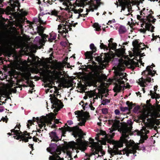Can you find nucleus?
<instances>
[{
    "mask_svg": "<svg viewBox=\"0 0 160 160\" xmlns=\"http://www.w3.org/2000/svg\"><path fill=\"white\" fill-rule=\"evenodd\" d=\"M115 127L116 129L118 128V131L122 133L121 140L115 141L111 139L114 136V133L113 132L115 129L109 128V133L108 134L105 132L101 130L100 132L97 134L95 138L100 143L94 142L92 139H90V141L88 144V146L93 149V153L92 154L89 156L86 155L83 158L84 160H90L89 158L92 155L98 154L99 152L101 155L99 154L98 157L103 156L105 154V152L102 151V147L100 144H105L106 142L112 143L113 145L112 148H109L108 150V152L112 157L114 155L121 154L122 153L123 154H126L128 156H129V154H132L134 156H136L135 153L138 146L130 142L127 139V138H129V135H131L132 127H122L119 128L120 125L118 124H116Z\"/></svg>",
    "mask_w": 160,
    "mask_h": 160,
    "instance_id": "nucleus-1",
    "label": "nucleus"
},
{
    "mask_svg": "<svg viewBox=\"0 0 160 160\" xmlns=\"http://www.w3.org/2000/svg\"><path fill=\"white\" fill-rule=\"evenodd\" d=\"M159 112H160V105H158L157 109L152 112H148L146 113H143L142 119L145 123L146 126L143 127L140 131H136L137 134L140 136L141 139L140 141L141 143L143 142L144 141L148 138L147 134L149 132L148 130V129L154 128L155 129L157 128V127L154 126L155 125H158L159 124L160 120L156 119L160 117Z\"/></svg>",
    "mask_w": 160,
    "mask_h": 160,
    "instance_id": "nucleus-2",
    "label": "nucleus"
},
{
    "mask_svg": "<svg viewBox=\"0 0 160 160\" xmlns=\"http://www.w3.org/2000/svg\"><path fill=\"white\" fill-rule=\"evenodd\" d=\"M71 130L72 132L74 137L76 138L78 137V138L76 140V142L71 141L68 143L65 157L68 160L72 159V157L79 152V150L82 152L86 148L82 139L83 135L82 130L79 128L78 126H76L72 128Z\"/></svg>",
    "mask_w": 160,
    "mask_h": 160,
    "instance_id": "nucleus-3",
    "label": "nucleus"
},
{
    "mask_svg": "<svg viewBox=\"0 0 160 160\" xmlns=\"http://www.w3.org/2000/svg\"><path fill=\"white\" fill-rule=\"evenodd\" d=\"M152 12L150 10H148L143 8L142 11L141 12L140 15L141 16L138 15L137 19L141 21L142 23L141 24V26L143 28L140 29V31L143 33H145L146 30H151L153 32V29L154 27L152 25L151 22L154 23L155 22L156 19L152 16Z\"/></svg>",
    "mask_w": 160,
    "mask_h": 160,
    "instance_id": "nucleus-4",
    "label": "nucleus"
},
{
    "mask_svg": "<svg viewBox=\"0 0 160 160\" xmlns=\"http://www.w3.org/2000/svg\"><path fill=\"white\" fill-rule=\"evenodd\" d=\"M152 66L147 67L146 70L142 72V77L138 80V84L142 87H146L151 82V77L154 75L156 71L153 70Z\"/></svg>",
    "mask_w": 160,
    "mask_h": 160,
    "instance_id": "nucleus-5",
    "label": "nucleus"
},
{
    "mask_svg": "<svg viewBox=\"0 0 160 160\" xmlns=\"http://www.w3.org/2000/svg\"><path fill=\"white\" fill-rule=\"evenodd\" d=\"M88 2H90V5L89 6L88 8H87L86 12H87L85 14H82L80 13L81 12L83 11V9L81 8L79 9H73L72 11L74 13L77 14V18L78 19L80 17H85V15L86 16L88 14V12L91 11L92 12L94 10H96L98 9V8L100 6L101 4H103V2H100L101 0H88Z\"/></svg>",
    "mask_w": 160,
    "mask_h": 160,
    "instance_id": "nucleus-6",
    "label": "nucleus"
},
{
    "mask_svg": "<svg viewBox=\"0 0 160 160\" xmlns=\"http://www.w3.org/2000/svg\"><path fill=\"white\" fill-rule=\"evenodd\" d=\"M57 20L62 23L58 25V33H59L58 35V36L60 37L61 35L65 38L68 33V32L71 30L72 25L70 23H69L67 19L62 17L58 18Z\"/></svg>",
    "mask_w": 160,
    "mask_h": 160,
    "instance_id": "nucleus-7",
    "label": "nucleus"
},
{
    "mask_svg": "<svg viewBox=\"0 0 160 160\" xmlns=\"http://www.w3.org/2000/svg\"><path fill=\"white\" fill-rule=\"evenodd\" d=\"M113 39L111 38L108 41L109 43L108 44V46L104 45L103 43H101L102 40L100 41V48L103 49L107 52L105 53L106 55H108L109 57H112L113 58L115 57V51L117 44L115 43L112 42Z\"/></svg>",
    "mask_w": 160,
    "mask_h": 160,
    "instance_id": "nucleus-8",
    "label": "nucleus"
},
{
    "mask_svg": "<svg viewBox=\"0 0 160 160\" xmlns=\"http://www.w3.org/2000/svg\"><path fill=\"white\" fill-rule=\"evenodd\" d=\"M124 69L123 66H120L119 64L115 70V79L120 84H124L128 80L126 73L122 72Z\"/></svg>",
    "mask_w": 160,
    "mask_h": 160,
    "instance_id": "nucleus-9",
    "label": "nucleus"
},
{
    "mask_svg": "<svg viewBox=\"0 0 160 160\" xmlns=\"http://www.w3.org/2000/svg\"><path fill=\"white\" fill-rule=\"evenodd\" d=\"M32 119L33 120H28V123L27 124V127L29 128V124L31 125L32 124L33 121L35 122L36 121L38 124V127L40 128L39 129L37 128V132H40L41 131V129L43 127L45 128L46 127V124L47 123H49L50 125H51V126L52 128H55L56 126V125L55 124H52V123L51 121H49L47 118L45 116H43L41 118H39L38 117H37L36 118L33 117Z\"/></svg>",
    "mask_w": 160,
    "mask_h": 160,
    "instance_id": "nucleus-10",
    "label": "nucleus"
},
{
    "mask_svg": "<svg viewBox=\"0 0 160 160\" xmlns=\"http://www.w3.org/2000/svg\"><path fill=\"white\" fill-rule=\"evenodd\" d=\"M54 94H51L50 96L51 97L50 99L51 103L52 104V107L53 108H54L53 111L54 112H57L63 106L62 102L58 99L57 97H60V95L58 90H56L54 88Z\"/></svg>",
    "mask_w": 160,
    "mask_h": 160,
    "instance_id": "nucleus-11",
    "label": "nucleus"
},
{
    "mask_svg": "<svg viewBox=\"0 0 160 160\" xmlns=\"http://www.w3.org/2000/svg\"><path fill=\"white\" fill-rule=\"evenodd\" d=\"M47 150L52 156H50L49 160H63V158H61L58 155L61 152V150L58 148V146L56 143H52L50 145L49 147L47 148Z\"/></svg>",
    "mask_w": 160,
    "mask_h": 160,
    "instance_id": "nucleus-12",
    "label": "nucleus"
},
{
    "mask_svg": "<svg viewBox=\"0 0 160 160\" xmlns=\"http://www.w3.org/2000/svg\"><path fill=\"white\" fill-rule=\"evenodd\" d=\"M19 126L17 125L14 129H12L11 130V132H13L14 133L13 134L15 135V136H13L14 138H16L17 140L21 139L22 140L27 142L28 141V139H30L32 138V137L30 136L29 137L26 136H29V133H27V132H25L23 135H21V134L22 133V132L21 131L19 132Z\"/></svg>",
    "mask_w": 160,
    "mask_h": 160,
    "instance_id": "nucleus-13",
    "label": "nucleus"
},
{
    "mask_svg": "<svg viewBox=\"0 0 160 160\" xmlns=\"http://www.w3.org/2000/svg\"><path fill=\"white\" fill-rule=\"evenodd\" d=\"M132 45L135 52L141 58L145 55L144 52L142 53V50L145 49L144 44L141 42L139 40L136 39L132 42Z\"/></svg>",
    "mask_w": 160,
    "mask_h": 160,
    "instance_id": "nucleus-14",
    "label": "nucleus"
},
{
    "mask_svg": "<svg viewBox=\"0 0 160 160\" xmlns=\"http://www.w3.org/2000/svg\"><path fill=\"white\" fill-rule=\"evenodd\" d=\"M45 41H47V39L45 37V36L43 38L42 37H36L34 40L35 44L32 45L30 47L31 52L35 53L36 49L41 48L43 45Z\"/></svg>",
    "mask_w": 160,
    "mask_h": 160,
    "instance_id": "nucleus-15",
    "label": "nucleus"
},
{
    "mask_svg": "<svg viewBox=\"0 0 160 160\" xmlns=\"http://www.w3.org/2000/svg\"><path fill=\"white\" fill-rule=\"evenodd\" d=\"M74 113L77 119L79 121L78 124L81 126L84 125L90 116L89 113L87 112H82L79 111H76Z\"/></svg>",
    "mask_w": 160,
    "mask_h": 160,
    "instance_id": "nucleus-16",
    "label": "nucleus"
},
{
    "mask_svg": "<svg viewBox=\"0 0 160 160\" xmlns=\"http://www.w3.org/2000/svg\"><path fill=\"white\" fill-rule=\"evenodd\" d=\"M51 141L57 142L61 140L62 137L64 136V133L61 130H54L49 133Z\"/></svg>",
    "mask_w": 160,
    "mask_h": 160,
    "instance_id": "nucleus-17",
    "label": "nucleus"
},
{
    "mask_svg": "<svg viewBox=\"0 0 160 160\" xmlns=\"http://www.w3.org/2000/svg\"><path fill=\"white\" fill-rule=\"evenodd\" d=\"M128 44V42L123 43L122 46L121 47V48L117 49L115 51V57L117 56L118 57L122 58L124 56L125 52V49L124 48V45H127Z\"/></svg>",
    "mask_w": 160,
    "mask_h": 160,
    "instance_id": "nucleus-18",
    "label": "nucleus"
},
{
    "mask_svg": "<svg viewBox=\"0 0 160 160\" xmlns=\"http://www.w3.org/2000/svg\"><path fill=\"white\" fill-rule=\"evenodd\" d=\"M90 48L92 50V51H87L85 54L86 57L88 58H90L92 57L93 53L95 52L96 50V48L93 43L90 44Z\"/></svg>",
    "mask_w": 160,
    "mask_h": 160,
    "instance_id": "nucleus-19",
    "label": "nucleus"
},
{
    "mask_svg": "<svg viewBox=\"0 0 160 160\" xmlns=\"http://www.w3.org/2000/svg\"><path fill=\"white\" fill-rule=\"evenodd\" d=\"M8 46V41L5 39H2L0 41V51L5 50Z\"/></svg>",
    "mask_w": 160,
    "mask_h": 160,
    "instance_id": "nucleus-20",
    "label": "nucleus"
},
{
    "mask_svg": "<svg viewBox=\"0 0 160 160\" xmlns=\"http://www.w3.org/2000/svg\"><path fill=\"white\" fill-rule=\"evenodd\" d=\"M19 0H9L10 5L12 7L13 9H14L15 7L18 8H19L20 7V4L19 2ZM23 1L24 0H22Z\"/></svg>",
    "mask_w": 160,
    "mask_h": 160,
    "instance_id": "nucleus-21",
    "label": "nucleus"
},
{
    "mask_svg": "<svg viewBox=\"0 0 160 160\" xmlns=\"http://www.w3.org/2000/svg\"><path fill=\"white\" fill-rule=\"evenodd\" d=\"M88 95L90 98H93L92 99L93 103H94L96 100L98 99V97L100 98V96H99L98 95L96 92L92 91H91L88 92Z\"/></svg>",
    "mask_w": 160,
    "mask_h": 160,
    "instance_id": "nucleus-22",
    "label": "nucleus"
},
{
    "mask_svg": "<svg viewBox=\"0 0 160 160\" xmlns=\"http://www.w3.org/2000/svg\"><path fill=\"white\" fill-rule=\"evenodd\" d=\"M53 69L55 72L57 74H58L59 72H58V71H61L63 68V65L61 63H57L55 64L53 67Z\"/></svg>",
    "mask_w": 160,
    "mask_h": 160,
    "instance_id": "nucleus-23",
    "label": "nucleus"
},
{
    "mask_svg": "<svg viewBox=\"0 0 160 160\" xmlns=\"http://www.w3.org/2000/svg\"><path fill=\"white\" fill-rule=\"evenodd\" d=\"M45 37L46 38H48V40L50 42H52L54 40H55L56 38V34L53 32H52L50 34L49 36L48 35H45Z\"/></svg>",
    "mask_w": 160,
    "mask_h": 160,
    "instance_id": "nucleus-24",
    "label": "nucleus"
},
{
    "mask_svg": "<svg viewBox=\"0 0 160 160\" xmlns=\"http://www.w3.org/2000/svg\"><path fill=\"white\" fill-rule=\"evenodd\" d=\"M32 61L31 63L34 65H38V64H41L40 61L39 60V58L38 57H36L34 55L32 57Z\"/></svg>",
    "mask_w": 160,
    "mask_h": 160,
    "instance_id": "nucleus-25",
    "label": "nucleus"
},
{
    "mask_svg": "<svg viewBox=\"0 0 160 160\" xmlns=\"http://www.w3.org/2000/svg\"><path fill=\"white\" fill-rule=\"evenodd\" d=\"M123 64L126 66L131 68H133V67L132 65V62L129 59L128 60H122Z\"/></svg>",
    "mask_w": 160,
    "mask_h": 160,
    "instance_id": "nucleus-26",
    "label": "nucleus"
},
{
    "mask_svg": "<svg viewBox=\"0 0 160 160\" xmlns=\"http://www.w3.org/2000/svg\"><path fill=\"white\" fill-rule=\"evenodd\" d=\"M127 31L126 28L122 25H121L118 29V32L120 35L125 33Z\"/></svg>",
    "mask_w": 160,
    "mask_h": 160,
    "instance_id": "nucleus-27",
    "label": "nucleus"
},
{
    "mask_svg": "<svg viewBox=\"0 0 160 160\" xmlns=\"http://www.w3.org/2000/svg\"><path fill=\"white\" fill-rule=\"evenodd\" d=\"M150 94L151 96V98H152L158 99L160 98L159 95L156 93V92L153 93L152 92L151 90L150 91Z\"/></svg>",
    "mask_w": 160,
    "mask_h": 160,
    "instance_id": "nucleus-28",
    "label": "nucleus"
},
{
    "mask_svg": "<svg viewBox=\"0 0 160 160\" xmlns=\"http://www.w3.org/2000/svg\"><path fill=\"white\" fill-rule=\"evenodd\" d=\"M122 86L119 85L117 84L115 85V87H114L113 90L115 92H120L122 89Z\"/></svg>",
    "mask_w": 160,
    "mask_h": 160,
    "instance_id": "nucleus-29",
    "label": "nucleus"
},
{
    "mask_svg": "<svg viewBox=\"0 0 160 160\" xmlns=\"http://www.w3.org/2000/svg\"><path fill=\"white\" fill-rule=\"evenodd\" d=\"M58 13V11L55 9L50 10L49 11V12H48V14H49L52 15H53L55 16H57Z\"/></svg>",
    "mask_w": 160,
    "mask_h": 160,
    "instance_id": "nucleus-30",
    "label": "nucleus"
},
{
    "mask_svg": "<svg viewBox=\"0 0 160 160\" xmlns=\"http://www.w3.org/2000/svg\"><path fill=\"white\" fill-rule=\"evenodd\" d=\"M96 59L99 63H102L103 62H105L106 61V60L105 59H103V58L100 56H98L96 58Z\"/></svg>",
    "mask_w": 160,
    "mask_h": 160,
    "instance_id": "nucleus-31",
    "label": "nucleus"
},
{
    "mask_svg": "<svg viewBox=\"0 0 160 160\" xmlns=\"http://www.w3.org/2000/svg\"><path fill=\"white\" fill-rule=\"evenodd\" d=\"M93 27L95 28L96 31H99L101 30V26L98 23H95L93 24Z\"/></svg>",
    "mask_w": 160,
    "mask_h": 160,
    "instance_id": "nucleus-32",
    "label": "nucleus"
},
{
    "mask_svg": "<svg viewBox=\"0 0 160 160\" xmlns=\"http://www.w3.org/2000/svg\"><path fill=\"white\" fill-rule=\"evenodd\" d=\"M37 31L38 32H40L41 33H42L44 30V28L43 27L39 25L37 27Z\"/></svg>",
    "mask_w": 160,
    "mask_h": 160,
    "instance_id": "nucleus-33",
    "label": "nucleus"
},
{
    "mask_svg": "<svg viewBox=\"0 0 160 160\" xmlns=\"http://www.w3.org/2000/svg\"><path fill=\"white\" fill-rule=\"evenodd\" d=\"M110 102V100L108 99H105L102 101V104L105 105L108 104Z\"/></svg>",
    "mask_w": 160,
    "mask_h": 160,
    "instance_id": "nucleus-34",
    "label": "nucleus"
},
{
    "mask_svg": "<svg viewBox=\"0 0 160 160\" xmlns=\"http://www.w3.org/2000/svg\"><path fill=\"white\" fill-rule=\"evenodd\" d=\"M56 115V114H54L52 112L51 113L50 116V119L52 120L53 119H55V118Z\"/></svg>",
    "mask_w": 160,
    "mask_h": 160,
    "instance_id": "nucleus-35",
    "label": "nucleus"
},
{
    "mask_svg": "<svg viewBox=\"0 0 160 160\" xmlns=\"http://www.w3.org/2000/svg\"><path fill=\"white\" fill-rule=\"evenodd\" d=\"M121 110L123 112H125L129 110V108L128 107H120Z\"/></svg>",
    "mask_w": 160,
    "mask_h": 160,
    "instance_id": "nucleus-36",
    "label": "nucleus"
},
{
    "mask_svg": "<svg viewBox=\"0 0 160 160\" xmlns=\"http://www.w3.org/2000/svg\"><path fill=\"white\" fill-rule=\"evenodd\" d=\"M38 21L41 24H44L46 23V21L42 20V18H40V17H39Z\"/></svg>",
    "mask_w": 160,
    "mask_h": 160,
    "instance_id": "nucleus-37",
    "label": "nucleus"
},
{
    "mask_svg": "<svg viewBox=\"0 0 160 160\" xmlns=\"http://www.w3.org/2000/svg\"><path fill=\"white\" fill-rule=\"evenodd\" d=\"M108 109L106 108L102 109V111L103 114H106L108 113Z\"/></svg>",
    "mask_w": 160,
    "mask_h": 160,
    "instance_id": "nucleus-38",
    "label": "nucleus"
},
{
    "mask_svg": "<svg viewBox=\"0 0 160 160\" xmlns=\"http://www.w3.org/2000/svg\"><path fill=\"white\" fill-rule=\"evenodd\" d=\"M139 109V106H136L134 108L133 111L135 113H136L138 112Z\"/></svg>",
    "mask_w": 160,
    "mask_h": 160,
    "instance_id": "nucleus-39",
    "label": "nucleus"
},
{
    "mask_svg": "<svg viewBox=\"0 0 160 160\" xmlns=\"http://www.w3.org/2000/svg\"><path fill=\"white\" fill-rule=\"evenodd\" d=\"M127 9L128 13H126L125 14V15L128 16V15L130 14V13H131L132 12V10L131 9V8H128Z\"/></svg>",
    "mask_w": 160,
    "mask_h": 160,
    "instance_id": "nucleus-40",
    "label": "nucleus"
},
{
    "mask_svg": "<svg viewBox=\"0 0 160 160\" xmlns=\"http://www.w3.org/2000/svg\"><path fill=\"white\" fill-rule=\"evenodd\" d=\"M126 104L128 105V106L129 107L130 109H132V104L130 103L129 101H127L126 102Z\"/></svg>",
    "mask_w": 160,
    "mask_h": 160,
    "instance_id": "nucleus-41",
    "label": "nucleus"
},
{
    "mask_svg": "<svg viewBox=\"0 0 160 160\" xmlns=\"http://www.w3.org/2000/svg\"><path fill=\"white\" fill-rule=\"evenodd\" d=\"M8 118L7 116H6L5 117H2L1 119V120H2L3 122H7L8 121Z\"/></svg>",
    "mask_w": 160,
    "mask_h": 160,
    "instance_id": "nucleus-42",
    "label": "nucleus"
},
{
    "mask_svg": "<svg viewBox=\"0 0 160 160\" xmlns=\"http://www.w3.org/2000/svg\"><path fill=\"white\" fill-rule=\"evenodd\" d=\"M92 101L91 100V103H90V105H89V107L91 108V109L92 110H94V109H95V108L94 107H93L92 106Z\"/></svg>",
    "mask_w": 160,
    "mask_h": 160,
    "instance_id": "nucleus-43",
    "label": "nucleus"
},
{
    "mask_svg": "<svg viewBox=\"0 0 160 160\" xmlns=\"http://www.w3.org/2000/svg\"><path fill=\"white\" fill-rule=\"evenodd\" d=\"M116 115H118L119 114L120 112L118 109H116L114 111Z\"/></svg>",
    "mask_w": 160,
    "mask_h": 160,
    "instance_id": "nucleus-44",
    "label": "nucleus"
},
{
    "mask_svg": "<svg viewBox=\"0 0 160 160\" xmlns=\"http://www.w3.org/2000/svg\"><path fill=\"white\" fill-rule=\"evenodd\" d=\"M158 37L160 38V37H159V36H154L153 35V34H152V40H154L155 39H156Z\"/></svg>",
    "mask_w": 160,
    "mask_h": 160,
    "instance_id": "nucleus-45",
    "label": "nucleus"
},
{
    "mask_svg": "<svg viewBox=\"0 0 160 160\" xmlns=\"http://www.w3.org/2000/svg\"><path fill=\"white\" fill-rule=\"evenodd\" d=\"M67 123L69 125H71L73 124V122L71 120H69L67 121Z\"/></svg>",
    "mask_w": 160,
    "mask_h": 160,
    "instance_id": "nucleus-46",
    "label": "nucleus"
},
{
    "mask_svg": "<svg viewBox=\"0 0 160 160\" xmlns=\"http://www.w3.org/2000/svg\"><path fill=\"white\" fill-rule=\"evenodd\" d=\"M21 14L23 16H25L27 14V13L24 11H22L21 12Z\"/></svg>",
    "mask_w": 160,
    "mask_h": 160,
    "instance_id": "nucleus-47",
    "label": "nucleus"
},
{
    "mask_svg": "<svg viewBox=\"0 0 160 160\" xmlns=\"http://www.w3.org/2000/svg\"><path fill=\"white\" fill-rule=\"evenodd\" d=\"M33 139L34 141L37 142V140L38 139V138H37L35 137H34L33 138Z\"/></svg>",
    "mask_w": 160,
    "mask_h": 160,
    "instance_id": "nucleus-48",
    "label": "nucleus"
},
{
    "mask_svg": "<svg viewBox=\"0 0 160 160\" xmlns=\"http://www.w3.org/2000/svg\"><path fill=\"white\" fill-rule=\"evenodd\" d=\"M56 0H49L48 2L50 4H52V3H51L52 2H54Z\"/></svg>",
    "mask_w": 160,
    "mask_h": 160,
    "instance_id": "nucleus-49",
    "label": "nucleus"
},
{
    "mask_svg": "<svg viewBox=\"0 0 160 160\" xmlns=\"http://www.w3.org/2000/svg\"><path fill=\"white\" fill-rule=\"evenodd\" d=\"M115 22V20H114L113 21H108V22L107 23L108 24H111L112 22Z\"/></svg>",
    "mask_w": 160,
    "mask_h": 160,
    "instance_id": "nucleus-50",
    "label": "nucleus"
},
{
    "mask_svg": "<svg viewBox=\"0 0 160 160\" xmlns=\"http://www.w3.org/2000/svg\"><path fill=\"white\" fill-rule=\"evenodd\" d=\"M157 87H158V86L157 85L155 86L154 87V91H155V92H156L157 90Z\"/></svg>",
    "mask_w": 160,
    "mask_h": 160,
    "instance_id": "nucleus-51",
    "label": "nucleus"
},
{
    "mask_svg": "<svg viewBox=\"0 0 160 160\" xmlns=\"http://www.w3.org/2000/svg\"><path fill=\"white\" fill-rule=\"evenodd\" d=\"M54 122L56 123H58L59 122V121L58 119H55L54 120Z\"/></svg>",
    "mask_w": 160,
    "mask_h": 160,
    "instance_id": "nucleus-52",
    "label": "nucleus"
},
{
    "mask_svg": "<svg viewBox=\"0 0 160 160\" xmlns=\"http://www.w3.org/2000/svg\"><path fill=\"white\" fill-rule=\"evenodd\" d=\"M125 6H123L122 7V10H124L125 9Z\"/></svg>",
    "mask_w": 160,
    "mask_h": 160,
    "instance_id": "nucleus-53",
    "label": "nucleus"
},
{
    "mask_svg": "<svg viewBox=\"0 0 160 160\" xmlns=\"http://www.w3.org/2000/svg\"><path fill=\"white\" fill-rule=\"evenodd\" d=\"M9 86L10 88H11V87H12L13 86V83L12 82H11V83H10V84L9 85Z\"/></svg>",
    "mask_w": 160,
    "mask_h": 160,
    "instance_id": "nucleus-54",
    "label": "nucleus"
},
{
    "mask_svg": "<svg viewBox=\"0 0 160 160\" xmlns=\"http://www.w3.org/2000/svg\"><path fill=\"white\" fill-rule=\"evenodd\" d=\"M102 68H105L106 67V65L103 63H102Z\"/></svg>",
    "mask_w": 160,
    "mask_h": 160,
    "instance_id": "nucleus-55",
    "label": "nucleus"
},
{
    "mask_svg": "<svg viewBox=\"0 0 160 160\" xmlns=\"http://www.w3.org/2000/svg\"><path fill=\"white\" fill-rule=\"evenodd\" d=\"M142 92H143V93H144L145 92V90H144V88H142Z\"/></svg>",
    "mask_w": 160,
    "mask_h": 160,
    "instance_id": "nucleus-56",
    "label": "nucleus"
},
{
    "mask_svg": "<svg viewBox=\"0 0 160 160\" xmlns=\"http://www.w3.org/2000/svg\"><path fill=\"white\" fill-rule=\"evenodd\" d=\"M3 111V109L2 108H0V112H2Z\"/></svg>",
    "mask_w": 160,
    "mask_h": 160,
    "instance_id": "nucleus-57",
    "label": "nucleus"
},
{
    "mask_svg": "<svg viewBox=\"0 0 160 160\" xmlns=\"http://www.w3.org/2000/svg\"><path fill=\"white\" fill-rule=\"evenodd\" d=\"M77 157V155H75V156H74V157H74V158H76Z\"/></svg>",
    "mask_w": 160,
    "mask_h": 160,
    "instance_id": "nucleus-58",
    "label": "nucleus"
},
{
    "mask_svg": "<svg viewBox=\"0 0 160 160\" xmlns=\"http://www.w3.org/2000/svg\"><path fill=\"white\" fill-rule=\"evenodd\" d=\"M83 102V101L81 102L80 103V104L81 105V103H82Z\"/></svg>",
    "mask_w": 160,
    "mask_h": 160,
    "instance_id": "nucleus-59",
    "label": "nucleus"
},
{
    "mask_svg": "<svg viewBox=\"0 0 160 160\" xmlns=\"http://www.w3.org/2000/svg\"><path fill=\"white\" fill-rule=\"evenodd\" d=\"M8 134L9 136H10L11 135V134L10 133H8Z\"/></svg>",
    "mask_w": 160,
    "mask_h": 160,
    "instance_id": "nucleus-60",
    "label": "nucleus"
},
{
    "mask_svg": "<svg viewBox=\"0 0 160 160\" xmlns=\"http://www.w3.org/2000/svg\"><path fill=\"white\" fill-rule=\"evenodd\" d=\"M96 15L98 16V15H99V13L98 12H97V13H96Z\"/></svg>",
    "mask_w": 160,
    "mask_h": 160,
    "instance_id": "nucleus-61",
    "label": "nucleus"
},
{
    "mask_svg": "<svg viewBox=\"0 0 160 160\" xmlns=\"http://www.w3.org/2000/svg\"><path fill=\"white\" fill-rule=\"evenodd\" d=\"M158 50L159 51H160V48H158Z\"/></svg>",
    "mask_w": 160,
    "mask_h": 160,
    "instance_id": "nucleus-62",
    "label": "nucleus"
},
{
    "mask_svg": "<svg viewBox=\"0 0 160 160\" xmlns=\"http://www.w3.org/2000/svg\"><path fill=\"white\" fill-rule=\"evenodd\" d=\"M68 65H69V66L70 65H69V64H67V66L68 67Z\"/></svg>",
    "mask_w": 160,
    "mask_h": 160,
    "instance_id": "nucleus-63",
    "label": "nucleus"
},
{
    "mask_svg": "<svg viewBox=\"0 0 160 160\" xmlns=\"http://www.w3.org/2000/svg\"><path fill=\"white\" fill-rule=\"evenodd\" d=\"M32 145H31V147H30L31 148H32Z\"/></svg>",
    "mask_w": 160,
    "mask_h": 160,
    "instance_id": "nucleus-64",
    "label": "nucleus"
}]
</instances>
